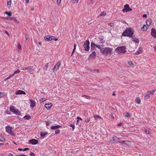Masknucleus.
I'll list each match as a JSON object with an SVG mask.
<instances>
[{"mask_svg":"<svg viewBox=\"0 0 156 156\" xmlns=\"http://www.w3.org/2000/svg\"><path fill=\"white\" fill-rule=\"evenodd\" d=\"M30 101V106L31 107H34L36 105V103L35 101L32 100H29Z\"/></svg>","mask_w":156,"mask_h":156,"instance_id":"2eb2a0df","label":"nucleus"},{"mask_svg":"<svg viewBox=\"0 0 156 156\" xmlns=\"http://www.w3.org/2000/svg\"><path fill=\"white\" fill-rule=\"evenodd\" d=\"M10 110L11 112L15 113L16 115H21V114L17 109H16L14 106L10 107Z\"/></svg>","mask_w":156,"mask_h":156,"instance_id":"20e7f679","label":"nucleus"},{"mask_svg":"<svg viewBox=\"0 0 156 156\" xmlns=\"http://www.w3.org/2000/svg\"><path fill=\"white\" fill-rule=\"evenodd\" d=\"M132 10V9L129 7V5L128 4H126L124 5V8L122 10V11L123 12H125L131 11Z\"/></svg>","mask_w":156,"mask_h":156,"instance_id":"423d86ee","label":"nucleus"},{"mask_svg":"<svg viewBox=\"0 0 156 156\" xmlns=\"http://www.w3.org/2000/svg\"><path fill=\"white\" fill-rule=\"evenodd\" d=\"M5 33L7 34L8 36H9V34L8 32L7 31H5Z\"/></svg>","mask_w":156,"mask_h":156,"instance_id":"bf43d9fd","label":"nucleus"},{"mask_svg":"<svg viewBox=\"0 0 156 156\" xmlns=\"http://www.w3.org/2000/svg\"><path fill=\"white\" fill-rule=\"evenodd\" d=\"M135 101L138 104H140V103L141 100L140 98H139L138 97L136 98L135 99Z\"/></svg>","mask_w":156,"mask_h":156,"instance_id":"7c9ffc66","label":"nucleus"},{"mask_svg":"<svg viewBox=\"0 0 156 156\" xmlns=\"http://www.w3.org/2000/svg\"><path fill=\"white\" fill-rule=\"evenodd\" d=\"M94 117L96 120H98L99 119H102L99 115H94Z\"/></svg>","mask_w":156,"mask_h":156,"instance_id":"c85d7f7f","label":"nucleus"},{"mask_svg":"<svg viewBox=\"0 0 156 156\" xmlns=\"http://www.w3.org/2000/svg\"><path fill=\"white\" fill-rule=\"evenodd\" d=\"M5 129L6 132L9 134L11 135L12 134L13 132L12 127H10L9 126H7L5 127Z\"/></svg>","mask_w":156,"mask_h":156,"instance_id":"0eeeda50","label":"nucleus"},{"mask_svg":"<svg viewBox=\"0 0 156 156\" xmlns=\"http://www.w3.org/2000/svg\"><path fill=\"white\" fill-rule=\"evenodd\" d=\"M109 25L110 26L112 27L113 25V24L112 23H110L109 24Z\"/></svg>","mask_w":156,"mask_h":156,"instance_id":"e2e57ef3","label":"nucleus"},{"mask_svg":"<svg viewBox=\"0 0 156 156\" xmlns=\"http://www.w3.org/2000/svg\"><path fill=\"white\" fill-rule=\"evenodd\" d=\"M113 141H114V142L116 143H120V139L116 136L113 137V140L110 141V142L112 143H113Z\"/></svg>","mask_w":156,"mask_h":156,"instance_id":"f8f14e48","label":"nucleus"},{"mask_svg":"<svg viewBox=\"0 0 156 156\" xmlns=\"http://www.w3.org/2000/svg\"><path fill=\"white\" fill-rule=\"evenodd\" d=\"M112 49L109 48H105L101 49V52L102 54L105 55H107L108 54H111Z\"/></svg>","mask_w":156,"mask_h":156,"instance_id":"f03ea898","label":"nucleus"},{"mask_svg":"<svg viewBox=\"0 0 156 156\" xmlns=\"http://www.w3.org/2000/svg\"><path fill=\"white\" fill-rule=\"evenodd\" d=\"M9 156H13V155L12 154H11V153H9Z\"/></svg>","mask_w":156,"mask_h":156,"instance_id":"69168bd1","label":"nucleus"},{"mask_svg":"<svg viewBox=\"0 0 156 156\" xmlns=\"http://www.w3.org/2000/svg\"><path fill=\"white\" fill-rule=\"evenodd\" d=\"M133 34V31L130 28H127L122 33V35L123 36H127L131 37H132Z\"/></svg>","mask_w":156,"mask_h":156,"instance_id":"f257e3e1","label":"nucleus"},{"mask_svg":"<svg viewBox=\"0 0 156 156\" xmlns=\"http://www.w3.org/2000/svg\"><path fill=\"white\" fill-rule=\"evenodd\" d=\"M5 141V139L2 135L0 134V141Z\"/></svg>","mask_w":156,"mask_h":156,"instance_id":"72a5a7b5","label":"nucleus"},{"mask_svg":"<svg viewBox=\"0 0 156 156\" xmlns=\"http://www.w3.org/2000/svg\"><path fill=\"white\" fill-rule=\"evenodd\" d=\"M90 120V119L88 118H87V119H86L85 122L86 123H88L89 122Z\"/></svg>","mask_w":156,"mask_h":156,"instance_id":"8fccbe9b","label":"nucleus"},{"mask_svg":"<svg viewBox=\"0 0 156 156\" xmlns=\"http://www.w3.org/2000/svg\"><path fill=\"white\" fill-rule=\"evenodd\" d=\"M126 47L125 46L118 47L116 49V51L117 52L118 54L124 53L126 52Z\"/></svg>","mask_w":156,"mask_h":156,"instance_id":"7ed1b4c3","label":"nucleus"},{"mask_svg":"<svg viewBox=\"0 0 156 156\" xmlns=\"http://www.w3.org/2000/svg\"><path fill=\"white\" fill-rule=\"evenodd\" d=\"M132 41L135 43H138L139 42V41L138 39L133 37H132Z\"/></svg>","mask_w":156,"mask_h":156,"instance_id":"4be33fe9","label":"nucleus"},{"mask_svg":"<svg viewBox=\"0 0 156 156\" xmlns=\"http://www.w3.org/2000/svg\"><path fill=\"white\" fill-rule=\"evenodd\" d=\"M151 35L153 37L156 38V30L154 28H152L151 31Z\"/></svg>","mask_w":156,"mask_h":156,"instance_id":"1a4fd4ad","label":"nucleus"},{"mask_svg":"<svg viewBox=\"0 0 156 156\" xmlns=\"http://www.w3.org/2000/svg\"><path fill=\"white\" fill-rule=\"evenodd\" d=\"M147 15L146 14H144L143 15V17H144H144H147Z\"/></svg>","mask_w":156,"mask_h":156,"instance_id":"680f3d73","label":"nucleus"},{"mask_svg":"<svg viewBox=\"0 0 156 156\" xmlns=\"http://www.w3.org/2000/svg\"><path fill=\"white\" fill-rule=\"evenodd\" d=\"M96 55V52L95 51H93L90 55L89 56L92 58H95Z\"/></svg>","mask_w":156,"mask_h":156,"instance_id":"5701e85b","label":"nucleus"},{"mask_svg":"<svg viewBox=\"0 0 156 156\" xmlns=\"http://www.w3.org/2000/svg\"><path fill=\"white\" fill-rule=\"evenodd\" d=\"M11 0H9V1H7V7L9 8L11 7Z\"/></svg>","mask_w":156,"mask_h":156,"instance_id":"bb28decb","label":"nucleus"},{"mask_svg":"<svg viewBox=\"0 0 156 156\" xmlns=\"http://www.w3.org/2000/svg\"><path fill=\"white\" fill-rule=\"evenodd\" d=\"M46 99L45 98H41L39 100V101H40V103H41V102H44V101H46Z\"/></svg>","mask_w":156,"mask_h":156,"instance_id":"4c0bfd02","label":"nucleus"},{"mask_svg":"<svg viewBox=\"0 0 156 156\" xmlns=\"http://www.w3.org/2000/svg\"><path fill=\"white\" fill-rule=\"evenodd\" d=\"M61 127V126L58 125L55 126H52L51 127V129L52 130L55 129L56 130V129Z\"/></svg>","mask_w":156,"mask_h":156,"instance_id":"a211bd4d","label":"nucleus"},{"mask_svg":"<svg viewBox=\"0 0 156 156\" xmlns=\"http://www.w3.org/2000/svg\"><path fill=\"white\" fill-rule=\"evenodd\" d=\"M76 44H74V45L73 49V51L72 52V55H72L73 54L74 52L75 51V50H76Z\"/></svg>","mask_w":156,"mask_h":156,"instance_id":"ea45409f","label":"nucleus"},{"mask_svg":"<svg viewBox=\"0 0 156 156\" xmlns=\"http://www.w3.org/2000/svg\"><path fill=\"white\" fill-rule=\"evenodd\" d=\"M152 96L151 93H150V91H148L146 93L145 96H144V99H148Z\"/></svg>","mask_w":156,"mask_h":156,"instance_id":"4468645a","label":"nucleus"},{"mask_svg":"<svg viewBox=\"0 0 156 156\" xmlns=\"http://www.w3.org/2000/svg\"><path fill=\"white\" fill-rule=\"evenodd\" d=\"M96 45L94 43L91 42V50H94L96 47Z\"/></svg>","mask_w":156,"mask_h":156,"instance_id":"aec40b11","label":"nucleus"},{"mask_svg":"<svg viewBox=\"0 0 156 156\" xmlns=\"http://www.w3.org/2000/svg\"><path fill=\"white\" fill-rule=\"evenodd\" d=\"M90 42L88 40H87L83 44V47L84 50L86 51H88L90 48Z\"/></svg>","mask_w":156,"mask_h":156,"instance_id":"39448f33","label":"nucleus"},{"mask_svg":"<svg viewBox=\"0 0 156 156\" xmlns=\"http://www.w3.org/2000/svg\"><path fill=\"white\" fill-rule=\"evenodd\" d=\"M29 142L30 144H32L35 145L38 144V141L35 139H32L29 140Z\"/></svg>","mask_w":156,"mask_h":156,"instance_id":"9d476101","label":"nucleus"},{"mask_svg":"<svg viewBox=\"0 0 156 156\" xmlns=\"http://www.w3.org/2000/svg\"><path fill=\"white\" fill-rule=\"evenodd\" d=\"M4 96L3 92H0V98H2Z\"/></svg>","mask_w":156,"mask_h":156,"instance_id":"c03bdc74","label":"nucleus"},{"mask_svg":"<svg viewBox=\"0 0 156 156\" xmlns=\"http://www.w3.org/2000/svg\"><path fill=\"white\" fill-rule=\"evenodd\" d=\"M129 64L132 67H133L134 66L133 64L131 61H129L128 62Z\"/></svg>","mask_w":156,"mask_h":156,"instance_id":"37998d69","label":"nucleus"},{"mask_svg":"<svg viewBox=\"0 0 156 156\" xmlns=\"http://www.w3.org/2000/svg\"><path fill=\"white\" fill-rule=\"evenodd\" d=\"M20 72V70H19V69H18L16 70L15 71H14L13 73V74L14 75L16 73H19Z\"/></svg>","mask_w":156,"mask_h":156,"instance_id":"79ce46f5","label":"nucleus"},{"mask_svg":"<svg viewBox=\"0 0 156 156\" xmlns=\"http://www.w3.org/2000/svg\"><path fill=\"white\" fill-rule=\"evenodd\" d=\"M61 0H57V4H59L61 2Z\"/></svg>","mask_w":156,"mask_h":156,"instance_id":"4d7b16f0","label":"nucleus"},{"mask_svg":"<svg viewBox=\"0 0 156 156\" xmlns=\"http://www.w3.org/2000/svg\"><path fill=\"white\" fill-rule=\"evenodd\" d=\"M120 143L126 145H128L129 144V142L128 141H120Z\"/></svg>","mask_w":156,"mask_h":156,"instance_id":"b1692460","label":"nucleus"},{"mask_svg":"<svg viewBox=\"0 0 156 156\" xmlns=\"http://www.w3.org/2000/svg\"><path fill=\"white\" fill-rule=\"evenodd\" d=\"M49 62H48V63H47L45 64V66H44V69L45 70H47V68H48V65H49Z\"/></svg>","mask_w":156,"mask_h":156,"instance_id":"e433bc0d","label":"nucleus"},{"mask_svg":"<svg viewBox=\"0 0 156 156\" xmlns=\"http://www.w3.org/2000/svg\"><path fill=\"white\" fill-rule=\"evenodd\" d=\"M5 13L9 16H11L12 15V13L11 12H9L7 11H5Z\"/></svg>","mask_w":156,"mask_h":156,"instance_id":"f704fd0d","label":"nucleus"},{"mask_svg":"<svg viewBox=\"0 0 156 156\" xmlns=\"http://www.w3.org/2000/svg\"><path fill=\"white\" fill-rule=\"evenodd\" d=\"M30 155L31 156H35V154L34 153H32V152H31L30 153Z\"/></svg>","mask_w":156,"mask_h":156,"instance_id":"5fc2aeb1","label":"nucleus"},{"mask_svg":"<svg viewBox=\"0 0 156 156\" xmlns=\"http://www.w3.org/2000/svg\"><path fill=\"white\" fill-rule=\"evenodd\" d=\"M106 15V13L105 12H101L99 15V16H105Z\"/></svg>","mask_w":156,"mask_h":156,"instance_id":"c9c22d12","label":"nucleus"},{"mask_svg":"<svg viewBox=\"0 0 156 156\" xmlns=\"http://www.w3.org/2000/svg\"><path fill=\"white\" fill-rule=\"evenodd\" d=\"M14 74H13V73L12 74L10 75V76H9L8 77V78L9 79H10V78L13 77L14 76Z\"/></svg>","mask_w":156,"mask_h":156,"instance_id":"09e8293b","label":"nucleus"},{"mask_svg":"<svg viewBox=\"0 0 156 156\" xmlns=\"http://www.w3.org/2000/svg\"><path fill=\"white\" fill-rule=\"evenodd\" d=\"M29 148H25L24 149H21V148H19L18 149V150L19 151H27V150H29Z\"/></svg>","mask_w":156,"mask_h":156,"instance_id":"2f4dec72","label":"nucleus"},{"mask_svg":"<svg viewBox=\"0 0 156 156\" xmlns=\"http://www.w3.org/2000/svg\"><path fill=\"white\" fill-rule=\"evenodd\" d=\"M142 48L141 47H140L138 48L137 51L135 52L134 53L135 55H138L142 52Z\"/></svg>","mask_w":156,"mask_h":156,"instance_id":"412c9836","label":"nucleus"},{"mask_svg":"<svg viewBox=\"0 0 156 156\" xmlns=\"http://www.w3.org/2000/svg\"><path fill=\"white\" fill-rule=\"evenodd\" d=\"M60 133V130L57 129L55 130V134H58Z\"/></svg>","mask_w":156,"mask_h":156,"instance_id":"58836bf2","label":"nucleus"},{"mask_svg":"<svg viewBox=\"0 0 156 156\" xmlns=\"http://www.w3.org/2000/svg\"><path fill=\"white\" fill-rule=\"evenodd\" d=\"M82 97H85L87 99H88L90 98V97L89 96L86 95H83L82 96Z\"/></svg>","mask_w":156,"mask_h":156,"instance_id":"864d4df0","label":"nucleus"},{"mask_svg":"<svg viewBox=\"0 0 156 156\" xmlns=\"http://www.w3.org/2000/svg\"><path fill=\"white\" fill-rule=\"evenodd\" d=\"M47 134V132H45L44 133L41 132L40 133V136H41L44 137Z\"/></svg>","mask_w":156,"mask_h":156,"instance_id":"393cba45","label":"nucleus"},{"mask_svg":"<svg viewBox=\"0 0 156 156\" xmlns=\"http://www.w3.org/2000/svg\"><path fill=\"white\" fill-rule=\"evenodd\" d=\"M145 133L147 134H149L150 133V132L149 130H147V129H145Z\"/></svg>","mask_w":156,"mask_h":156,"instance_id":"603ef678","label":"nucleus"},{"mask_svg":"<svg viewBox=\"0 0 156 156\" xmlns=\"http://www.w3.org/2000/svg\"><path fill=\"white\" fill-rule=\"evenodd\" d=\"M147 27L144 25L141 28V30L144 31H146L147 30Z\"/></svg>","mask_w":156,"mask_h":156,"instance_id":"c756f323","label":"nucleus"},{"mask_svg":"<svg viewBox=\"0 0 156 156\" xmlns=\"http://www.w3.org/2000/svg\"><path fill=\"white\" fill-rule=\"evenodd\" d=\"M77 119L78 120H82V119L81 118L79 117H77Z\"/></svg>","mask_w":156,"mask_h":156,"instance_id":"13d9d810","label":"nucleus"},{"mask_svg":"<svg viewBox=\"0 0 156 156\" xmlns=\"http://www.w3.org/2000/svg\"><path fill=\"white\" fill-rule=\"evenodd\" d=\"M60 65V62H58L53 68V71H56L58 69V67Z\"/></svg>","mask_w":156,"mask_h":156,"instance_id":"9b49d317","label":"nucleus"},{"mask_svg":"<svg viewBox=\"0 0 156 156\" xmlns=\"http://www.w3.org/2000/svg\"><path fill=\"white\" fill-rule=\"evenodd\" d=\"M55 37L53 36H47L44 37V40L46 41H49L52 40H54Z\"/></svg>","mask_w":156,"mask_h":156,"instance_id":"6e6552de","label":"nucleus"},{"mask_svg":"<svg viewBox=\"0 0 156 156\" xmlns=\"http://www.w3.org/2000/svg\"><path fill=\"white\" fill-rule=\"evenodd\" d=\"M23 119L26 120H30L31 119V117L30 115H25L23 117Z\"/></svg>","mask_w":156,"mask_h":156,"instance_id":"cd10ccee","label":"nucleus"},{"mask_svg":"<svg viewBox=\"0 0 156 156\" xmlns=\"http://www.w3.org/2000/svg\"><path fill=\"white\" fill-rule=\"evenodd\" d=\"M123 115L124 116L128 117H130L131 116V114L128 112L125 114H124Z\"/></svg>","mask_w":156,"mask_h":156,"instance_id":"473e14b6","label":"nucleus"},{"mask_svg":"<svg viewBox=\"0 0 156 156\" xmlns=\"http://www.w3.org/2000/svg\"><path fill=\"white\" fill-rule=\"evenodd\" d=\"M21 46L20 45V43H18V48L19 49H20L21 48Z\"/></svg>","mask_w":156,"mask_h":156,"instance_id":"6e6d98bb","label":"nucleus"},{"mask_svg":"<svg viewBox=\"0 0 156 156\" xmlns=\"http://www.w3.org/2000/svg\"><path fill=\"white\" fill-rule=\"evenodd\" d=\"M96 47H97L98 48L100 49L101 50V49H102L101 48V46L100 45H96Z\"/></svg>","mask_w":156,"mask_h":156,"instance_id":"de8ad7c7","label":"nucleus"},{"mask_svg":"<svg viewBox=\"0 0 156 156\" xmlns=\"http://www.w3.org/2000/svg\"><path fill=\"white\" fill-rule=\"evenodd\" d=\"M27 67H24L22 68V70L25 71V72H27L26 71L27 70Z\"/></svg>","mask_w":156,"mask_h":156,"instance_id":"3c124183","label":"nucleus"},{"mask_svg":"<svg viewBox=\"0 0 156 156\" xmlns=\"http://www.w3.org/2000/svg\"><path fill=\"white\" fill-rule=\"evenodd\" d=\"M9 19L10 20H12L16 23H19V22L16 19V18L14 17H12L11 18H9Z\"/></svg>","mask_w":156,"mask_h":156,"instance_id":"6ab92c4d","label":"nucleus"},{"mask_svg":"<svg viewBox=\"0 0 156 156\" xmlns=\"http://www.w3.org/2000/svg\"><path fill=\"white\" fill-rule=\"evenodd\" d=\"M122 124V123H120L119 124H118V126H121Z\"/></svg>","mask_w":156,"mask_h":156,"instance_id":"0e129e2a","label":"nucleus"},{"mask_svg":"<svg viewBox=\"0 0 156 156\" xmlns=\"http://www.w3.org/2000/svg\"><path fill=\"white\" fill-rule=\"evenodd\" d=\"M70 126L72 127L73 128V130H74L75 129V126L73 124H71L70 125Z\"/></svg>","mask_w":156,"mask_h":156,"instance_id":"49530a36","label":"nucleus"},{"mask_svg":"<svg viewBox=\"0 0 156 156\" xmlns=\"http://www.w3.org/2000/svg\"><path fill=\"white\" fill-rule=\"evenodd\" d=\"M52 106V104L51 103L46 104L44 105L45 108L47 109H50Z\"/></svg>","mask_w":156,"mask_h":156,"instance_id":"f3484780","label":"nucleus"},{"mask_svg":"<svg viewBox=\"0 0 156 156\" xmlns=\"http://www.w3.org/2000/svg\"><path fill=\"white\" fill-rule=\"evenodd\" d=\"M79 0H72V2L73 3H77Z\"/></svg>","mask_w":156,"mask_h":156,"instance_id":"a18cd8bd","label":"nucleus"},{"mask_svg":"<svg viewBox=\"0 0 156 156\" xmlns=\"http://www.w3.org/2000/svg\"><path fill=\"white\" fill-rule=\"evenodd\" d=\"M27 72L30 73V74H32L34 70L33 66H30L27 67Z\"/></svg>","mask_w":156,"mask_h":156,"instance_id":"ddd939ff","label":"nucleus"},{"mask_svg":"<svg viewBox=\"0 0 156 156\" xmlns=\"http://www.w3.org/2000/svg\"><path fill=\"white\" fill-rule=\"evenodd\" d=\"M146 23L147 25L149 26L151 25V21L150 20H148L146 21Z\"/></svg>","mask_w":156,"mask_h":156,"instance_id":"a878e982","label":"nucleus"},{"mask_svg":"<svg viewBox=\"0 0 156 156\" xmlns=\"http://www.w3.org/2000/svg\"><path fill=\"white\" fill-rule=\"evenodd\" d=\"M15 156H25V155L22 154L21 155H16Z\"/></svg>","mask_w":156,"mask_h":156,"instance_id":"052dcab7","label":"nucleus"},{"mask_svg":"<svg viewBox=\"0 0 156 156\" xmlns=\"http://www.w3.org/2000/svg\"><path fill=\"white\" fill-rule=\"evenodd\" d=\"M9 79L8 78V77L7 78H5L4 80L5 81H6L8 79Z\"/></svg>","mask_w":156,"mask_h":156,"instance_id":"338daca9","label":"nucleus"},{"mask_svg":"<svg viewBox=\"0 0 156 156\" xmlns=\"http://www.w3.org/2000/svg\"><path fill=\"white\" fill-rule=\"evenodd\" d=\"M156 89H154V90L152 91H150V93H151V94L152 95H153V94L155 93V92H156Z\"/></svg>","mask_w":156,"mask_h":156,"instance_id":"a19ab883","label":"nucleus"},{"mask_svg":"<svg viewBox=\"0 0 156 156\" xmlns=\"http://www.w3.org/2000/svg\"><path fill=\"white\" fill-rule=\"evenodd\" d=\"M29 0H26V2L27 3H29Z\"/></svg>","mask_w":156,"mask_h":156,"instance_id":"774afa93","label":"nucleus"},{"mask_svg":"<svg viewBox=\"0 0 156 156\" xmlns=\"http://www.w3.org/2000/svg\"><path fill=\"white\" fill-rule=\"evenodd\" d=\"M15 94L16 95L23 94L25 95L26 93L24 91L22 90H18L15 92Z\"/></svg>","mask_w":156,"mask_h":156,"instance_id":"dca6fc26","label":"nucleus"}]
</instances>
